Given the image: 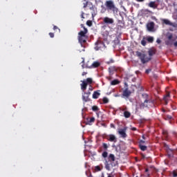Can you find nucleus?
I'll list each match as a JSON object with an SVG mask.
<instances>
[{"instance_id":"f257e3e1","label":"nucleus","mask_w":177,"mask_h":177,"mask_svg":"<svg viewBox=\"0 0 177 177\" xmlns=\"http://www.w3.org/2000/svg\"><path fill=\"white\" fill-rule=\"evenodd\" d=\"M136 56L138 57L142 63V64H146L151 60V57L147 56V55L145 54V52H140V51H136Z\"/></svg>"},{"instance_id":"f03ea898","label":"nucleus","mask_w":177,"mask_h":177,"mask_svg":"<svg viewBox=\"0 0 177 177\" xmlns=\"http://www.w3.org/2000/svg\"><path fill=\"white\" fill-rule=\"evenodd\" d=\"M142 97L144 99V102L140 104V109H146L149 107V103H151V100H150V97L147 93H142Z\"/></svg>"},{"instance_id":"7ed1b4c3","label":"nucleus","mask_w":177,"mask_h":177,"mask_svg":"<svg viewBox=\"0 0 177 177\" xmlns=\"http://www.w3.org/2000/svg\"><path fill=\"white\" fill-rule=\"evenodd\" d=\"M105 6L106 8V10H111L112 12H117L118 10V8L115 6V4H114V1L111 0L106 1L105 2Z\"/></svg>"},{"instance_id":"20e7f679","label":"nucleus","mask_w":177,"mask_h":177,"mask_svg":"<svg viewBox=\"0 0 177 177\" xmlns=\"http://www.w3.org/2000/svg\"><path fill=\"white\" fill-rule=\"evenodd\" d=\"M125 86L126 88L122 92V97H127V99H128V97L131 96L132 92H131V91H129V89L128 88V84L127 83H125Z\"/></svg>"},{"instance_id":"39448f33","label":"nucleus","mask_w":177,"mask_h":177,"mask_svg":"<svg viewBox=\"0 0 177 177\" xmlns=\"http://www.w3.org/2000/svg\"><path fill=\"white\" fill-rule=\"evenodd\" d=\"M108 159H109V162H111V167H115V165H118V162H116V163H114V161H115V156H114V154L113 153L109 154Z\"/></svg>"},{"instance_id":"423d86ee","label":"nucleus","mask_w":177,"mask_h":177,"mask_svg":"<svg viewBox=\"0 0 177 177\" xmlns=\"http://www.w3.org/2000/svg\"><path fill=\"white\" fill-rule=\"evenodd\" d=\"M88 8H89L90 10H91L92 17H95V16H96V15H97V9L96 8V7H95V6L92 3H89Z\"/></svg>"},{"instance_id":"0eeeda50","label":"nucleus","mask_w":177,"mask_h":177,"mask_svg":"<svg viewBox=\"0 0 177 177\" xmlns=\"http://www.w3.org/2000/svg\"><path fill=\"white\" fill-rule=\"evenodd\" d=\"M106 139H107L109 142H113V143H117V137H115L113 134H109L106 136Z\"/></svg>"},{"instance_id":"6e6552de","label":"nucleus","mask_w":177,"mask_h":177,"mask_svg":"<svg viewBox=\"0 0 177 177\" xmlns=\"http://www.w3.org/2000/svg\"><path fill=\"white\" fill-rule=\"evenodd\" d=\"M103 23L104 24H114V19L108 17H105L103 19Z\"/></svg>"},{"instance_id":"1a4fd4ad","label":"nucleus","mask_w":177,"mask_h":177,"mask_svg":"<svg viewBox=\"0 0 177 177\" xmlns=\"http://www.w3.org/2000/svg\"><path fill=\"white\" fill-rule=\"evenodd\" d=\"M100 66V62H94L91 66H89L88 64H86L87 68H97V67Z\"/></svg>"},{"instance_id":"9d476101","label":"nucleus","mask_w":177,"mask_h":177,"mask_svg":"<svg viewBox=\"0 0 177 177\" xmlns=\"http://www.w3.org/2000/svg\"><path fill=\"white\" fill-rule=\"evenodd\" d=\"M127 129H120L118 131L119 135H120L121 138H125L128 135H127Z\"/></svg>"},{"instance_id":"9b49d317","label":"nucleus","mask_w":177,"mask_h":177,"mask_svg":"<svg viewBox=\"0 0 177 177\" xmlns=\"http://www.w3.org/2000/svg\"><path fill=\"white\" fill-rule=\"evenodd\" d=\"M87 33H88V29L86 28H84V30H81L78 33V37H86Z\"/></svg>"},{"instance_id":"f8f14e48","label":"nucleus","mask_w":177,"mask_h":177,"mask_svg":"<svg viewBox=\"0 0 177 177\" xmlns=\"http://www.w3.org/2000/svg\"><path fill=\"white\" fill-rule=\"evenodd\" d=\"M82 100L83 102H91V98H89V95L84 92L82 95Z\"/></svg>"},{"instance_id":"ddd939ff","label":"nucleus","mask_w":177,"mask_h":177,"mask_svg":"<svg viewBox=\"0 0 177 177\" xmlns=\"http://www.w3.org/2000/svg\"><path fill=\"white\" fill-rule=\"evenodd\" d=\"M148 31H153L154 30V22L151 21L147 24Z\"/></svg>"},{"instance_id":"4468645a","label":"nucleus","mask_w":177,"mask_h":177,"mask_svg":"<svg viewBox=\"0 0 177 177\" xmlns=\"http://www.w3.org/2000/svg\"><path fill=\"white\" fill-rule=\"evenodd\" d=\"M157 53V50H156V48H149L148 50V55H149V57H151V56H154V55H156V53Z\"/></svg>"},{"instance_id":"2eb2a0df","label":"nucleus","mask_w":177,"mask_h":177,"mask_svg":"<svg viewBox=\"0 0 177 177\" xmlns=\"http://www.w3.org/2000/svg\"><path fill=\"white\" fill-rule=\"evenodd\" d=\"M82 83L80 84L81 89L83 91V92H85V91H86V87L88 86V83H86L85 80L82 81Z\"/></svg>"},{"instance_id":"dca6fc26","label":"nucleus","mask_w":177,"mask_h":177,"mask_svg":"<svg viewBox=\"0 0 177 177\" xmlns=\"http://www.w3.org/2000/svg\"><path fill=\"white\" fill-rule=\"evenodd\" d=\"M77 38H78V41L82 46V44H86V37H77Z\"/></svg>"},{"instance_id":"f3484780","label":"nucleus","mask_w":177,"mask_h":177,"mask_svg":"<svg viewBox=\"0 0 177 177\" xmlns=\"http://www.w3.org/2000/svg\"><path fill=\"white\" fill-rule=\"evenodd\" d=\"M148 6L149 8H152V9H157V4H156V1H150Z\"/></svg>"},{"instance_id":"a211bd4d","label":"nucleus","mask_w":177,"mask_h":177,"mask_svg":"<svg viewBox=\"0 0 177 177\" xmlns=\"http://www.w3.org/2000/svg\"><path fill=\"white\" fill-rule=\"evenodd\" d=\"M171 95L169 94V92L167 93V95H165L163 97V100L165 102V104H168V97H170Z\"/></svg>"},{"instance_id":"6ab92c4d","label":"nucleus","mask_w":177,"mask_h":177,"mask_svg":"<svg viewBox=\"0 0 177 177\" xmlns=\"http://www.w3.org/2000/svg\"><path fill=\"white\" fill-rule=\"evenodd\" d=\"M145 39L147 41V42H149V44H153V42H154V37L151 36L145 37Z\"/></svg>"},{"instance_id":"aec40b11","label":"nucleus","mask_w":177,"mask_h":177,"mask_svg":"<svg viewBox=\"0 0 177 177\" xmlns=\"http://www.w3.org/2000/svg\"><path fill=\"white\" fill-rule=\"evenodd\" d=\"M100 96V93L99 91H94L93 93V99H98Z\"/></svg>"},{"instance_id":"412c9836","label":"nucleus","mask_w":177,"mask_h":177,"mask_svg":"<svg viewBox=\"0 0 177 177\" xmlns=\"http://www.w3.org/2000/svg\"><path fill=\"white\" fill-rule=\"evenodd\" d=\"M162 22L167 26H174V24H172V22H170L168 19H163Z\"/></svg>"},{"instance_id":"4be33fe9","label":"nucleus","mask_w":177,"mask_h":177,"mask_svg":"<svg viewBox=\"0 0 177 177\" xmlns=\"http://www.w3.org/2000/svg\"><path fill=\"white\" fill-rule=\"evenodd\" d=\"M139 147L142 151H146V150H147V147L146 145H139Z\"/></svg>"},{"instance_id":"5701e85b","label":"nucleus","mask_w":177,"mask_h":177,"mask_svg":"<svg viewBox=\"0 0 177 177\" xmlns=\"http://www.w3.org/2000/svg\"><path fill=\"white\" fill-rule=\"evenodd\" d=\"M104 165H105V168L106 169H107V171H110V169H111V167H110V164H109V161L106 160Z\"/></svg>"},{"instance_id":"b1692460","label":"nucleus","mask_w":177,"mask_h":177,"mask_svg":"<svg viewBox=\"0 0 177 177\" xmlns=\"http://www.w3.org/2000/svg\"><path fill=\"white\" fill-rule=\"evenodd\" d=\"M124 115L125 118H129V117H131V113L128 111H126L124 112Z\"/></svg>"},{"instance_id":"393cba45","label":"nucleus","mask_w":177,"mask_h":177,"mask_svg":"<svg viewBox=\"0 0 177 177\" xmlns=\"http://www.w3.org/2000/svg\"><path fill=\"white\" fill-rule=\"evenodd\" d=\"M120 84V82L118 80H114L111 82V85H118Z\"/></svg>"},{"instance_id":"a878e982","label":"nucleus","mask_w":177,"mask_h":177,"mask_svg":"<svg viewBox=\"0 0 177 177\" xmlns=\"http://www.w3.org/2000/svg\"><path fill=\"white\" fill-rule=\"evenodd\" d=\"M147 40H146L145 37H143L142 40L141 41V45H142V46H146L147 42L146 41Z\"/></svg>"},{"instance_id":"bb28decb","label":"nucleus","mask_w":177,"mask_h":177,"mask_svg":"<svg viewBox=\"0 0 177 177\" xmlns=\"http://www.w3.org/2000/svg\"><path fill=\"white\" fill-rule=\"evenodd\" d=\"M85 81V82H86V84H87V85H88V84H92V82H93V80H92V78H91V77H88L86 80H84Z\"/></svg>"},{"instance_id":"cd10ccee","label":"nucleus","mask_w":177,"mask_h":177,"mask_svg":"<svg viewBox=\"0 0 177 177\" xmlns=\"http://www.w3.org/2000/svg\"><path fill=\"white\" fill-rule=\"evenodd\" d=\"M102 102L104 104H107V103H109V98H107V97H104L102 98Z\"/></svg>"},{"instance_id":"c85d7f7f","label":"nucleus","mask_w":177,"mask_h":177,"mask_svg":"<svg viewBox=\"0 0 177 177\" xmlns=\"http://www.w3.org/2000/svg\"><path fill=\"white\" fill-rule=\"evenodd\" d=\"M89 3H92L91 2L89 1H86L85 3H83V8L85 9L87 6L89 7Z\"/></svg>"},{"instance_id":"c756f323","label":"nucleus","mask_w":177,"mask_h":177,"mask_svg":"<svg viewBox=\"0 0 177 177\" xmlns=\"http://www.w3.org/2000/svg\"><path fill=\"white\" fill-rule=\"evenodd\" d=\"M82 68H87L86 65L85 66V59H84V58H82Z\"/></svg>"},{"instance_id":"7c9ffc66","label":"nucleus","mask_w":177,"mask_h":177,"mask_svg":"<svg viewBox=\"0 0 177 177\" xmlns=\"http://www.w3.org/2000/svg\"><path fill=\"white\" fill-rule=\"evenodd\" d=\"M102 157L104 158H107V156H109V153H107V151H104L102 154Z\"/></svg>"},{"instance_id":"2f4dec72","label":"nucleus","mask_w":177,"mask_h":177,"mask_svg":"<svg viewBox=\"0 0 177 177\" xmlns=\"http://www.w3.org/2000/svg\"><path fill=\"white\" fill-rule=\"evenodd\" d=\"M92 110L93 111H99V107H97V106H93Z\"/></svg>"},{"instance_id":"473e14b6","label":"nucleus","mask_w":177,"mask_h":177,"mask_svg":"<svg viewBox=\"0 0 177 177\" xmlns=\"http://www.w3.org/2000/svg\"><path fill=\"white\" fill-rule=\"evenodd\" d=\"M86 25L88 26V27H92V21L88 20L86 21Z\"/></svg>"},{"instance_id":"72a5a7b5","label":"nucleus","mask_w":177,"mask_h":177,"mask_svg":"<svg viewBox=\"0 0 177 177\" xmlns=\"http://www.w3.org/2000/svg\"><path fill=\"white\" fill-rule=\"evenodd\" d=\"M118 24H120V25H118V27H120V28H122V27H124V24L122 21H119Z\"/></svg>"},{"instance_id":"f704fd0d","label":"nucleus","mask_w":177,"mask_h":177,"mask_svg":"<svg viewBox=\"0 0 177 177\" xmlns=\"http://www.w3.org/2000/svg\"><path fill=\"white\" fill-rule=\"evenodd\" d=\"M102 10H101V12L102 13H104V12H106V8H104V6H101Z\"/></svg>"},{"instance_id":"c9c22d12","label":"nucleus","mask_w":177,"mask_h":177,"mask_svg":"<svg viewBox=\"0 0 177 177\" xmlns=\"http://www.w3.org/2000/svg\"><path fill=\"white\" fill-rule=\"evenodd\" d=\"M53 30L54 31H56V30H58V32H60V28H59V27H57V26H53Z\"/></svg>"},{"instance_id":"e433bc0d","label":"nucleus","mask_w":177,"mask_h":177,"mask_svg":"<svg viewBox=\"0 0 177 177\" xmlns=\"http://www.w3.org/2000/svg\"><path fill=\"white\" fill-rule=\"evenodd\" d=\"M102 146H103L104 150H107V149H109V146L106 143H103Z\"/></svg>"},{"instance_id":"4c0bfd02","label":"nucleus","mask_w":177,"mask_h":177,"mask_svg":"<svg viewBox=\"0 0 177 177\" xmlns=\"http://www.w3.org/2000/svg\"><path fill=\"white\" fill-rule=\"evenodd\" d=\"M111 63H114L113 59H111L109 61L106 62V64H111Z\"/></svg>"},{"instance_id":"58836bf2","label":"nucleus","mask_w":177,"mask_h":177,"mask_svg":"<svg viewBox=\"0 0 177 177\" xmlns=\"http://www.w3.org/2000/svg\"><path fill=\"white\" fill-rule=\"evenodd\" d=\"M162 133L165 136H168V131L167 130H163Z\"/></svg>"},{"instance_id":"ea45409f","label":"nucleus","mask_w":177,"mask_h":177,"mask_svg":"<svg viewBox=\"0 0 177 177\" xmlns=\"http://www.w3.org/2000/svg\"><path fill=\"white\" fill-rule=\"evenodd\" d=\"M173 37L174 36L172 35V34L169 35L167 36V38H168L169 41H171V39H172Z\"/></svg>"},{"instance_id":"a19ab883","label":"nucleus","mask_w":177,"mask_h":177,"mask_svg":"<svg viewBox=\"0 0 177 177\" xmlns=\"http://www.w3.org/2000/svg\"><path fill=\"white\" fill-rule=\"evenodd\" d=\"M88 122H95V118H91Z\"/></svg>"},{"instance_id":"79ce46f5","label":"nucleus","mask_w":177,"mask_h":177,"mask_svg":"<svg viewBox=\"0 0 177 177\" xmlns=\"http://www.w3.org/2000/svg\"><path fill=\"white\" fill-rule=\"evenodd\" d=\"M166 118H167V120H172V116L169 115H167Z\"/></svg>"},{"instance_id":"37998d69","label":"nucleus","mask_w":177,"mask_h":177,"mask_svg":"<svg viewBox=\"0 0 177 177\" xmlns=\"http://www.w3.org/2000/svg\"><path fill=\"white\" fill-rule=\"evenodd\" d=\"M49 35H50V38H53L55 37V34L53 32H50Z\"/></svg>"},{"instance_id":"c03bdc74","label":"nucleus","mask_w":177,"mask_h":177,"mask_svg":"<svg viewBox=\"0 0 177 177\" xmlns=\"http://www.w3.org/2000/svg\"><path fill=\"white\" fill-rule=\"evenodd\" d=\"M145 142L142 140L139 141V145H145Z\"/></svg>"},{"instance_id":"a18cd8bd","label":"nucleus","mask_w":177,"mask_h":177,"mask_svg":"<svg viewBox=\"0 0 177 177\" xmlns=\"http://www.w3.org/2000/svg\"><path fill=\"white\" fill-rule=\"evenodd\" d=\"M95 171H101L100 167V166H96L95 167Z\"/></svg>"},{"instance_id":"49530a36","label":"nucleus","mask_w":177,"mask_h":177,"mask_svg":"<svg viewBox=\"0 0 177 177\" xmlns=\"http://www.w3.org/2000/svg\"><path fill=\"white\" fill-rule=\"evenodd\" d=\"M151 71V69H147V70L145 71V73H146V74H149Z\"/></svg>"},{"instance_id":"de8ad7c7","label":"nucleus","mask_w":177,"mask_h":177,"mask_svg":"<svg viewBox=\"0 0 177 177\" xmlns=\"http://www.w3.org/2000/svg\"><path fill=\"white\" fill-rule=\"evenodd\" d=\"M110 127H111V128H113V129H115V125H114V124L111 123L110 124Z\"/></svg>"},{"instance_id":"09e8293b","label":"nucleus","mask_w":177,"mask_h":177,"mask_svg":"<svg viewBox=\"0 0 177 177\" xmlns=\"http://www.w3.org/2000/svg\"><path fill=\"white\" fill-rule=\"evenodd\" d=\"M165 44L167 45V46L171 45V41H165Z\"/></svg>"},{"instance_id":"8fccbe9b","label":"nucleus","mask_w":177,"mask_h":177,"mask_svg":"<svg viewBox=\"0 0 177 177\" xmlns=\"http://www.w3.org/2000/svg\"><path fill=\"white\" fill-rule=\"evenodd\" d=\"M173 176L174 177H177V172L176 171L173 172Z\"/></svg>"},{"instance_id":"3c124183","label":"nucleus","mask_w":177,"mask_h":177,"mask_svg":"<svg viewBox=\"0 0 177 177\" xmlns=\"http://www.w3.org/2000/svg\"><path fill=\"white\" fill-rule=\"evenodd\" d=\"M156 42L157 44H161V39H157Z\"/></svg>"},{"instance_id":"603ef678","label":"nucleus","mask_w":177,"mask_h":177,"mask_svg":"<svg viewBox=\"0 0 177 177\" xmlns=\"http://www.w3.org/2000/svg\"><path fill=\"white\" fill-rule=\"evenodd\" d=\"M84 13L82 12V14H81L82 19H85V17H84Z\"/></svg>"},{"instance_id":"864d4df0","label":"nucleus","mask_w":177,"mask_h":177,"mask_svg":"<svg viewBox=\"0 0 177 177\" xmlns=\"http://www.w3.org/2000/svg\"><path fill=\"white\" fill-rule=\"evenodd\" d=\"M88 90L90 91H93V87H92V86H90L89 88H88Z\"/></svg>"},{"instance_id":"5fc2aeb1","label":"nucleus","mask_w":177,"mask_h":177,"mask_svg":"<svg viewBox=\"0 0 177 177\" xmlns=\"http://www.w3.org/2000/svg\"><path fill=\"white\" fill-rule=\"evenodd\" d=\"M174 46H175V48H177V41H175L174 43Z\"/></svg>"},{"instance_id":"6e6d98bb","label":"nucleus","mask_w":177,"mask_h":177,"mask_svg":"<svg viewBox=\"0 0 177 177\" xmlns=\"http://www.w3.org/2000/svg\"><path fill=\"white\" fill-rule=\"evenodd\" d=\"M131 131H137L136 127H132V128H131Z\"/></svg>"},{"instance_id":"4d7b16f0","label":"nucleus","mask_w":177,"mask_h":177,"mask_svg":"<svg viewBox=\"0 0 177 177\" xmlns=\"http://www.w3.org/2000/svg\"><path fill=\"white\" fill-rule=\"evenodd\" d=\"M137 2H145V0H136Z\"/></svg>"},{"instance_id":"13d9d810","label":"nucleus","mask_w":177,"mask_h":177,"mask_svg":"<svg viewBox=\"0 0 177 177\" xmlns=\"http://www.w3.org/2000/svg\"><path fill=\"white\" fill-rule=\"evenodd\" d=\"M86 74H87L86 72H83L82 74V75H83V76H84V75H86Z\"/></svg>"},{"instance_id":"bf43d9fd","label":"nucleus","mask_w":177,"mask_h":177,"mask_svg":"<svg viewBox=\"0 0 177 177\" xmlns=\"http://www.w3.org/2000/svg\"><path fill=\"white\" fill-rule=\"evenodd\" d=\"M86 93H87L88 96H91V92L90 91L86 92Z\"/></svg>"},{"instance_id":"052dcab7","label":"nucleus","mask_w":177,"mask_h":177,"mask_svg":"<svg viewBox=\"0 0 177 177\" xmlns=\"http://www.w3.org/2000/svg\"><path fill=\"white\" fill-rule=\"evenodd\" d=\"M145 172H149V169L147 168L145 169Z\"/></svg>"},{"instance_id":"680f3d73","label":"nucleus","mask_w":177,"mask_h":177,"mask_svg":"<svg viewBox=\"0 0 177 177\" xmlns=\"http://www.w3.org/2000/svg\"><path fill=\"white\" fill-rule=\"evenodd\" d=\"M142 139H146V138L145 137V136H142Z\"/></svg>"},{"instance_id":"e2e57ef3","label":"nucleus","mask_w":177,"mask_h":177,"mask_svg":"<svg viewBox=\"0 0 177 177\" xmlns=\"http://www.w3.org/2000/svg\"><path fill=\"white\" fill-rule=\"evenodd\" d=\"M88 177H93V176H92V174H90V176H89Z\"/></svg>"},{"instance_id":"0e129e2a","label":"nucleus","mask_w":177,"mask_h":177,"mask_svg":"<svg viewBox=\"0 0 177 177\" xmlns=\"http://www.w3.org/2000/svg\"><path fill=\"white\" fill-rule=\"evenodd\" d=\"M95 50H99V48H95Z\"/></svg>"},{"instance_id":"69168bd1","label":"nucleus","mask_w":177,"mask_h":177,"mask_svg":"<svg viewBox=\"0 0 177 177\" xmlns=\"http://www.w3.org/2000/svg\"><path fill=\"white\" fill-rule=\"evenodd\" d=\"M162 111H163L164 113H165V111L164 109L162 110Z\"/></svg>"},{"instance_id":"338daca9","label":"nucleus","mask_w":177,"mask_h":177,"mask_svg":"<svg viewBox=\"0 0 177 177\" xmlns=\"http://www.w3.org/2000/svg\"><path fill=\"white\" fill-rule=\"evenodd\" d=\"M118 95H115V97H117Z\"/></svg>"},{"instance_id":"774afa93","label":"nucleus","mask_w":177,"mask_h":177,"mask_svg":"<svg viewBox=\"0 0 177 177\" xmlns=\"http://www.w3.org/2000/svg\"><path fill=\"white\" fill-rule=\"evenodd\" d=\"M136 177H138V176H136Z\"/></svg>"}]
</instances>
